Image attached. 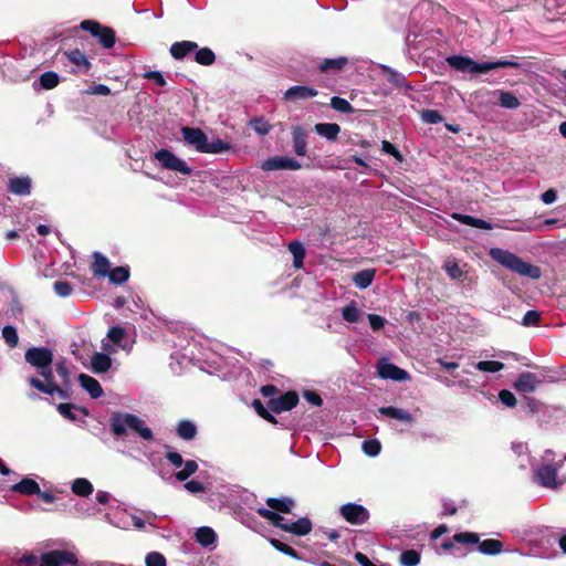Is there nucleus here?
Instances as JSON below:
<instances>
[{
	"mask_svg": "<svg viewBox=\"0 0 566 566\" xmlns=\"http://www.w3.org/2000/svg\"><path fill=\"white\" fill-rule=\"evenodd\" d=\"M266 504L272 509L274 512H282V513H289L294 505V501L291 497H269L266 500Z\"/></svg>",
	"mask_w": 566,
	"mask_h": 566,
	"instance_id": "37",
	"label": "nucleus"
},
{
	"mask_svg": "<svg viewBox=\"0 0 566 566\" xmlns=\"http://www.w3.org/2000/svg\"><path fill=\"white\" fill-rule=\"evenodd\" d=\"M555 452L553 450H545L542 455L541 463L532 464L533 480L536 484L547 489H557L566 480L559 479L557 471L563 468L566 462V454L559 462H554Z\"/></svg>",
	"mask_w": 566,
	"mask_h": 566,
	"instance_id": "2",
	"label": "nucleus"
},
{
	"mask_svg": "<svg viewBox=\"0 0 566 566\" xmlns=\"http://www.w3.org/2000/svg\"><path fill=\"white\" fill-rule=\"evenodd\" d=\"M195 51H196L195 61L198 64L203 65V66H209L214 63L216 54L213 53V51L211 49H209V48L199 49L198 48Z\"/></svg>",
	"mask_w": 566,
	"mask_h": 566,
	"instance_id": "39",
	"label": "nucleus"
},
{
	"mask_svg": "<svg viewBox=\"0 0 566 566\" xmlns=\"http://www.w3.org/2000/svg\"><path fill=\"white\" fill-rule=\"evenodd\" d=\"M103 353H94L91 357V369L94 374L106 373L112 367V358L108 353H113L114 348L108 344L102 343Z\"/></svg>",
	"mask_w": 566,
	"mask_h": 566,
	"instance_id": "12",
	"label": "nucleus"
},
{
	"mask_svg": "<svg viewBox=\"0 0 566 566\" xmlns=\"http://www.w3.org/2000/svg\"><path fill=\"white\" fill-rule=\"evenodd\" d=\"M377 374L381 379H390L400 382L410 380V375L407 370L396 366L386 358H381L378 361Z\"/></svg>",
	"mask_w": 566,
	"mask_h": 566,
	"instance_id": "9",
	"label": "nucleus"
},
{
	"mask_svg": "<svg viewBox=\"0 0 566 566\" xmlns=\"http://www.w3.org/2000/svg\"><path fill=\"white\" fill-rule=\"evenodd\" d=\"M55 370L62 379V384L65 387L70 385V373L64 360H60L55 364Z\"/></svg>",
	"mask_w": 566,
	"mask_h": 566,
	"instance_id": "59",
	"label": "nucleus"
},
{
	"mask_svg": "<svg viewBox=\"0 0 566 566\" xmlns=\"http://www.w3.org/2000/svg\"><path fill=\"white\" fill-rule=\"evenodd\" d=\"M381 70H382V74L386 76L387 81L389 83H391L394 86L405 87L406 90L412 88L411 85L407 83L406 76L402 73H400L389 66H386V65H382Z\"/></svg>",
	"mask_w": 566,
	"mask_h": 566,
	"instance_id": "28",
	"label": "nucleus"
},
{
	"mask_svg": "<svg viewBox=\"0 0 566 566\" xmlns=\"http://www.w3.org/2000/svg\"><path fill=\"white\" fill-rule=\"evenodd\" d=\"M378 413L381 416L388 417V418L397 419L402 422H407V423L413 422L412 415L409 411L403 410L401 408H397V407H392V406L380 407L378 409Z\"/></svg>",
	"mask_w": 566,
	"mask_h": 566,
	"instance_id": "25",
	"label": "nucleus"
},
{
	"mask_svg": "<svg viewBox=\"0 0 566 566\" xmlns=\"http://www.w3.org/2000/svg\"><path fill=\"white\" fill-rule=\"evenodd\" d=\"M381 150L385 153V154H388V155H391L397 161L401 163L403 161V156L402 154L398 150V148L392 145L390 142L388 140H382L381 143Z\"/></svg>",
	"mask_w": 566,
	"mask_h": 566,
	"instance_id": "57",
	"label": "nucleus"
},
{
	"mask_svg": "<svg viewBox=\"0 0 566 566\" xmlns=\"http://www.w3.org/2000/svg\"><path fill=\"white\" fill-rule=\"evenodd\" d=\"M361 449L368 457H376L381 451V444L376 439L365 440L361 444Z\"/></svg>",
	"mask_w": 566,
	"mask_h": 566,
	"instance_id": "50",
	"label": "nucleus"
},
{
	"mask_svg": "<svg viewBox=\"0 0 566 566\" xmlns=\"http://www.w3.org/2000/svg\"><path fill=\"white\" fill-rule=\"evenodd\" d=\"M73 408L74 407L71 403H60L57 406L59 412L70 421L76 420V415L74 413Z\"/></svg>",
	"mask_w": 566,
	"mask_h": 566,
	"instance_id": "61",
	"label": "nucleus"
},
{
	"mask_svg": "<svg viewBox=\"0 0 566 566\" xmlns=\"http://www.w3.org/2000/svg\"><path fill=\"white\" fill-rule=\"evenodd\" d=\"M270 543L279 552H281V553L285 554V555H289V556H291V557H293L295 559L300 558L297 552L293 547L289 546L287 544L281 542V541H279L276 538H271Z\"/></svg>",
	"mask_w": 566,
	"mask_h": 566,
	"instance_id": "51",
	"label": "nucleus"
},
{
	"mask_svg": "<svg viewBox=\"0 0 566 566\" xmlns=\"http://www.w3.org/2000/svg\"><path fill=\"white\" fill-rule=\"evenodd\" d=\"M375 274H376V271L374 269H366V270L356 272L353 276V282L358 289L365 290L373 284Z\"/></svg>",
	"mask_w": 566,
	"mask_h": 566,
	"instance_id": "32",
	"label": "nucleus"
},
{
	"mask_svg": "<svg viewBox=\"0 0 566 566\" xmlns=\"http://www.w3.org/2000/svg\"><path fill=\"white\" fill-rule=\"evenodd\" d=\"M25 361L34 367L38 374L43 377V381L36 377H30L28 382L40 392L53 396L57 395L61 399H67V390L60 387L53 375V353L46 347H31L24 354Z\"/></svg>",
	"mask_w": 566,
	"mask_h": 566,
	"instance_id": "1",
	"label": "nucleus"
},
{
	"mask_svg": "<svg viewBox=\"0 0 566 566\" xmlns=\"http://www.w3.org/2000/svg\"><path fill=\"white\" fill-rule=\"evenodd\" d=\"M314 129L328 142H335L340 133V126L336 123H318L315 125Z\"/></svg>",
	"mask_w": 566,
	"mask_h": 566,
	"instance_id": "26",
	"label": "nucleus"
},
{
	"mask_svg": "<svg viewBox=\"0 0 566 566\" xmlns=\"http://www.w3.org/2000/svg\"><path fill=\"white\" fill-rule=\"evenodd\" d=\"M450 217L453 220H457L461 222L462 224H467L473 228L483 229V230H491L493 229V224L489 221H485L483 219H479L469 214H463L460 212H452Z\"/></svg>",
	"mask_w": 566,
	"mask_h": 566,
	"instance_id": "20",
	"label": "nucleus"
},
{
	"mask_svg": "<svg viewBox=\"0 0 566 566\" xmlns=\"http://www.w3.org/2000/svg\"><path fill=\"white\" fill-rule=\"evenodd\" d=\"M146 566H167L166 558L158 552H150L145 558Z\"/></svg>",
	"mask_w": 566,
	"mask_h": 566,
	"instance_id": "55",
	"label": "nucleus"
},
{
	"mask_svg": "<svg viewBox=\"0 0 566 566\" xmlns=\"http://www.w3.org/2000/svg\"><path fill=\"white\" fill-rule=\"evenodd\" d=\"M539 321V313L537 311L531 310L525 313L522 319V324L524 326H535Z\"/></svg>",
	"mask_w": 566,
	"mask_h": 566,
	"instance_id": "62",
	"label": "nucleus"
},
{
	"mask_svg": "<svg viewBox=\"0 0 566 566\" xmlns=\"http://www.w3.org/2000/svg\"><path fill=\"white\" fill-rule=\"evenodd\" d=\"M312 531V522L307 517H300L295 522H289L286 532L297 536L307 535Z\"/></svg>",
	"mask_w": 566,
	"mask_h": 566,
	"instance_id": "31",
	"label": "nucleus"
},
{
	"mask_svg": "<svg viewBox=\"0 0 566 566\" xmlns=\"http://www.w3.org/2000/svg\"><path fill=\"white\" fill-rule=\"evenodd\" d=\"M125 337V329L120 326H112L107 332V338L113 342L115 345L119 346L123 349H128V347L122 344L123 338Z\"/></svg>",
	"mask_w": 566,
	"mask_h": 566,
	"instance_id": "46",
	"label": "nucleus"
},
{
	"mask_svg": "<svg viewBox=\"0 0 566 566\" xmlns=\"http://www.w3.org/2000/svg\"><path fill=\"white\" fill-rule=\"evenodd\" d=\"M181 134L188 145L193 146L199 153L203 151L208 137L200 128L182 127Z\"/></svg>",
	"mask_w": 566,
	"mask_h": 566,
	"instance_id": "14",
	"label": "nucleus"
},
{
	"mask_svg": "<svg viewBox=\"0 0 566 566\" xmlns=\"http://www.w3.org/2000/svg\"><path fill=\"white\" fill-rule=\"evenodd\" d=\"M13 493L31 496L40 493V485L31 478H23L20 482L10 488Z\"/></svg>",
	"mask_w": 566,
	"mask_h": 566,
	"instance_id": "19",
	"label": "nucleus"
},
{
	"mask_svg": "<svg viewBox=\"0 0 566 566\" xmlns=\"http://www.w3.org/2000/svg\"><path fill=\"white\" fill-rule=\"evenodd\" d=\"M503 545L497 539H485L479 543L478 551L484 555H497L502 552Z\"/></svg>",
	"mask_w": 566,
	"mask_h": 566,
	"instance_id": "38",
	"label": "nucleus"
},
{
	"mask_svg": "<svg viewBox=\"0 0 566 566\" xmlns=\"http://www.w3.org/2000/svg\"><path fill=\"white\" fill-rule=\"evenodd\" d=\"M198 470V463L195 460H187L184 462L182 468L176 472L175 474L160 470L159 475L165 481H171L172 478L176 480L184 482L188 478H190Z\"/></svg>",
	"mask_w": 566,
	"mask_h": 566,
	"instance_id": "16",
	"label": "nucleus"
},
{
	"mask_svg": "<svg viewBox=\"0 0 566 566\" xmlns=\"http://www.w3.org/2000/svg\"><path fill=\"white\" fill-rule=\"evenodd\" d=\"M69 61L76 65L82 71H88L91 63L88 62L86 55L78 49L71 50L65 52Z\"/></svg>",
	"mask_w": 566,
	"mask_h": 566,
	"instance_id": "36",
	"label": "nucleus"
},
{
	"mask_svg": "<svg viewBox=\"0 0 566 566\" xmlns=\"http://www.w3.org/2000/svg\"><path fill=\"white\" fill-rule=\"evenodd\" d=\"M298 402V396L294 391H287L277 398H272L269 401V408L275 412L281 413L283 411L291 410Z\"/></svg>",
	"mask_w": 566,
	"mask_h": 566,
	"instance_id": "13",
	"label": "nucleus"
},
{
	"mask_svg": "<svg viewBox=\"0 0 566 566\" xmlns=\"http://www.w3.org/2000/svg\"><path fill=\"white\" fill-rule=\"evenodd\" d=\"M367 318L374 332L380 331L386 324V318L377 314H368Z\"/></svg>",
	"mask_w": 566,
	"mask_h": 566,
	"instance_id": "60",
	"label": "nucleus"
},
{
	"mask_svg": "<svg viewBox=\"0 0 566 566\" xmlns=\"http://www.w3.org/2000/svg\"><path fill=\"white\" fill-rule=\"evenodd\" d=\"M344 520L353 525H363L369 520L368 510L361 504L346 503L339 509Z\"/></svg>",
	"mask_w": 566,
	"mask_h": 566,
	"instance_id": "8",
	"label": "nucleus"
},
{
	"mask_svg": "<svg viewBox=\"0 0 566 566\" xmlns=\"http://www.w3.org/2000/svg\"><path fill=\"white\" fill-rule=\"evenodd\" d=\"M331 106L335 111L340 112L343 114H353L354 113V107L352 106V104L347 99L339 97V96L332 97Z\"/></svg>",
	"mask_w": 566,
	"mask_h": 566,
	"instance_id": "48",
	"label": "nucleus"
},
{
	"mask_svg": "<svg viewBox=\"0 0 566 566\" xmlns=\"http://www.w3.org/2000/svg\"><path fill=\"white\" fill-rule=\"evenodd\" d=\"M176 431L180 439L189 441L196 437L197 427L190 420H181L179 421Z\"/></svg>",
	"mask_w": 566,
	"mask_h": 566,
	"instance_id": "35",
	"label": "nucleus"
},
{
	"mask_svg": "<svg viewBox=\"0 0 566 566\" xmlns=\"http://www.w3.org/2000/svg\"><path fill=\"white\" fill-rule=\"evenodd\" d=\"M489 254L495 262L511 270L512 272L517 273L518 275L534 280L541 277V269L538 266L523 261L513 252L501 248H492Z\"/></svg>",
	"mask_w": 566,
	"mask_h": 566,
	"instance_id": "5",
	"label": "nucleus"
},
{
	"mask_svg": "<svg viewBox=\"0 0 566 566\" xmlns=\"http://www.w3.org/2000/svg\"><path fill=\"white\" fill-rule=\"evenodd\" d=\"M78 382L83 389H85L93 399H97L103 395L101 384L90 375L80 374Z\"/></svg>",
	"mask_w": 566,
	"mask_h": 566,
	"instance_id": "21",
	"label": "nucleus"
},
{
	"mask_svg": "<svg viewBox=\"0 0 566 566\" xmlns=\"http://www.w3.org/2000/svg\"><path fill=\"white\" fill-rule=\"evenodd\" d=\"M525 405H526L527 411L531 415H536V413H539V412H545L548 409L547 406H545L544 403L539 402L538 400H536L533 397H526L525 398Z\"/></svg>",
	"mask_w": 566,
	"mask_h": 566,
	"instance_id": "53",
	"label": "nucleus"
},
{
	"mask_svg": "<svg viewBox=\"0 0 566 566\" xmlns=\"http://www.w3.org/2000/svg\"><path fill=\"white\" fill-rule=\"evenodd\" d=\"M71 491L77 496L87 497L93 493L94 486L87 479L77 478L71 483Z\"/></svg>",
	"mask_w": 566,
	"mask_h": 566,
	"instance_id": "30",
	"label": "nucleus"
},
{
	"mask_svg": "<svg viewBox=\"0 0 566 566\" xmlns=\"http://www.w3.org/2000/svg\"><path fill=\"white\" fill-rule=\"evenodd\" d=\"M2 337L10 347H15L19 340L17 329L11 325L2 328Z\"/></svg>",
	"mask_w": 566,
	"mask_h": 566,
	"instance_id": "52",
	"label": "nucleus"
},
{
	"mask_svg": "<svg viewBox=\"0 0 566 566\" xmlns=\"http://www.w3.org/2000/svg\"><path fill=\"white\" fill-rule=\"evenodd\" d=\"M289 251L293 255V265L295 269H301L303 266V260L305 258L306 251L302 242L300 241H291L287 245Z\"/></svg>",
	"mask_w": 566,
	"mask_h": 566,
	"instance_id": "33",
	"label": "nucleus"
},
{
	"mask_svg": "<svg viewBox=\"0 0 566 566\" xmlns=\"http://www.w3.org/2000/svg\"><path fill=\"white\" fill-rule=\"evenodd\" d=\"M253 129L260 135H266L270 132V125L262 118H254L251 122Z\"/></svg>",
	"mask_w": 566,
	"mask_h": 566,
	"instance_id": "64",
	"label": "nucleus"
},
{
	"mask_svg": "<svg viewBox=\"0 0 566 566\" xmlns=\"http://www.w3.org/2000/svg\"><path fill=\"white\" fill-rule=\"evenodd\" d=\"M317 95V91L314 87L305 86V85H294L291 86L284 93L285 101H295V99H308L315 97Z\"/></svg>",
	"mask_w": 566,
	"mask_h": 566,
	"instance_id": "18",
	"label": "nucleus"
},
{
	"mask_svg": "<svg viewBox=\"0 0 566 566\" xmlns=\"http://www.w3.org/2000/svg\"><path fill=\"white\" fill-rule=\"evenodd\" d=\"M53 290L60 297H67L72 294L73 286L67 281H55L53 283Z\"/></svg>",
	"mask_w": 566,
	"mask_h": 566,
	"instance_id": "54",
	"label": "nucleus"
},
{
	"mask_svg": "<svg viewBox=\"0 0 566 566\" xmlns=\"http://www.w3.org/2000/svg\"><path fill=\"white\" fill-rule=\"evenodd\" d=\"M60 82L59 75L53 71H48L41 74L39 78L40 86L44 90L54 88Z\"/></svg>",
	"mask_w": 566,
	"mask_h": 566,
	"instance_id": "45",
	"label": "nucleus"
},
{
	"mask_svg": "<svg viewBox=\"0 0 566 566\" xmlns=\"http://www.w3.org/2000/svg\"><path fill=\"white\" fill-rule=\"evenodd\" d=\"M541 380L537 376L530 371L522 373L514 382V387L520 392H533Z\"/></svg>",
	"mask_w": 566,
	"mask_h": 566,
	"instance_id": "17",
	"label": "nucleus"
},
{
	"mask_svg": "<svg viewBox=\"0 0 566 566\" xmlns=\"http://www.w3.org/2000/svg\"><path fill=\"white\" fill-rule=\"evenodd\" d=\"M93 258H94V262L92 264V272H93L94 276H98V277L107 276V274L109 272V268H111L108 259L99 252H94Z\"/></svg>",
	"mask_w": 566,
	"mask_h": 566,
	"instance_id": "29",
	"label": "nucleus"
},
{
	"mask_svg": "<svg viewBox=\"0 0 566 566\" xmlns=\"http://www.w3.org/2000/svg\"><path fill=\"white\" fill-rule=\"evenodd\" d=\"M261 168L264 171H273V170H298L302 168V165L294 158L286 156H273L265 159Z\"/></svg>",
	"mask_w": 566,
	"mask_h": 566,
	"instance_id": "10",
	"label": "nucleus"
},
{
	"mask_svg": "<svg viewBox=\"0 0 566 566\" xmlns=\"http://www.w3.org/2000/svg\"><path fill=\"white\" fill-rule=\"evenodd\" d=\"M109 427L112 433L117 437H124L128 430L137 433L146 441L154 440L153 431L145 422L137 416L128 412H117L111 417Z\"/></svg>",
	"mask_w": 566,
	"mask_h": 566,
	"instance_id": "4",
	"label": "nucleus"
},
{
	"mask_svg": "<svg viewBox=\"0 0 566 566\" xmlns=\"http://www.w3.org/2000/svg\"><path fill=\"white\" fill-rule=\"evenodd\" d=\"M399 562L402 566H417L420 562V554L415 549L403 551Z\"/></svg>",
	"mask_w": 566,
	"mask_h": 566,
	"instance_id": "47",
	"label": "nucleus"
},
{
	"mask_svg": "<svg viewBox=\"0 0 566 566\" xmlns=\"http://www.w3.org/2000/svg\"><path fill=\"white\" fill-rule=\"evenodd\" d=\"M499 93V104L507 109H516L520 107L521 103L518 98L511 92L506 91H497Z\"/></svg>",
	"mask_w": 566,
	"mask_h": 566,
	"instance_id": "40",
	"label": "nucleus"
},
{
	"mask_svg": "<svg viewBox=\"0 0 566 566\" xmlns=\"http://www.w3.org/2000/svg\"><path fill=\"white\" fill-rule=\"evenodd\" d=\"M421 119L428 124H439L443 120V116L436 109H424L421 113Z\"/></svg>",
	"mask_w": 566,
	"mask_h": 566,
	"instance_id": "56",
	"label": "nucleus"
},
{
	"mask_svg": "<svg viewBox=\"0 0 566 566\" xmlns=\"http://www.w3.org/2000/svg\"><path fill=\"white\" fill-rule=\"evenodd\" d=\"M154 158L167 170L176 171L185 176H189L192 172L191 167L188 166L184 159L177 157L168 149L157 150L154 154Z\"/></svg>",
	"mask_w": 566,
	"mask_h": 566,
	"instance_id": "6",
	"label": "nucleus"
},
{
	"mask_svg": "<svg viewBox=\"0 0 566 566\" xmlns=\"http://www.w3.org/2000/svg\"><path fill=\"white\" fill-rule=\"evenodd\" d=\"M80 27L82 30L88 31L93 36H97V32L101 31V24L93 20H84Z\"/></svg>",
	"mask_w": 566,
	"mask_h": 566,
	"instance_id": "63",
	"label": "nucleus"
},
{
	"mask_svg": "<svg viewBox=\"0 0 566 566\" xmlns=\"http://www.w3.org/2000/svg\"><path fill=\"white\" fill-rule=\"evenodd\" d=\"M256 512L260 516L268 520L273 526L286 532V527H289V521L282 515L265 507H260L256 510Z\"/></svg>",
	"mask_w": 566,
	"mask_h": 566,
	"instance_id": "27",
	"label": "nucleus"
},
{
	"mask_svg": "<svg viewBox=\"0 0 566 566\" xmlns=\"http://www.w3.org/2000/svg\"><path fill=\"white\" fill-rule=\"evenodd\" d=\"M364 312L357 306L356 302H350L342 308V317L348 323H358Z\"/></svg>",
	"mask_w": 566,
	"mask_h": 566,
	"instance_id": "34",
	"label": "nucleus"
},
{
	"mask_svg": "<svg viewBox=\"0 0 566 566\" xmlns=\"http://www.w3.org/2000/svg\"><path fill=\"white\" fill-rule=\"evenodd\" d=\"M8 190L17 196H28L31 192V179L29 177H14L9 180Z\"/></svg>",
	"mask_w": 566,
	"mask_h": 566,
	"instance_id": "22",
	"label": "nucleus"
},
{
	"mask_svg": "<svg viewBox=\"0 0 566 566\" xmlns=\"http://www.w3.org/2000/svg\"><path fill=\"white\" fill-rule=\"evenodd\" d=\"M505 365L497 360H481L474 364V368L482 373H497L503 370Z\"/></svg>",
	"mask_w": 566,
	"mask_h": 566,
	"instance_id": "43",
	"label": "nucleus"
},
{
	"mask_svg": "<svg viewBox=\"0 0 566 566\" xmlns=\"http://www.w3.org/2000/svg\"><path fill=\"white\" fill-rule=\"evenodd\" d=\"M197 49L198 44L193 41H179L171 44L169 52L175 60H182Z\"/></svg>",
	"mask_w": 566,
	"mask_h": 566,
	"instance_id": "23",
	"label": "nucleus"
},
{
	"mask_svg": "<svg viewBox=\"0 0 566 566\" xmlns=\"http://www.w3.org/2000/svg\"><path fill=\"white\" fill-rule=\"evenodd\" d=\"M347 62L348 60L344 56L336 59H325L319 64V70L322 72L340 71L347 64Z\"/></svg>",
	"mask_w": 566,
	"mask_h": 566,
	"instance_id": "42",
	"label": "nucleus"
},
{
	"mask_svg": "<svg viewBox=\"0 0 566 566\" xmlns=\"http://www.w3.org/2000/svg\"><path fill=\"white\" fill-rule=\"evenodd\" d=\"M107 276L112 283L123 284L129 277V270L125 266H117L113 270H109Z\"/></svg>",
	"mask_w": 566,
	"mask_h": 566,
	"instance_id": "44",
	"label": "nucleus"
},
{
	"mask_svg": "<svg viewBox=\"0 0 566 566\" xmlns=\"http://www.w3.org/2000/svg\"><path fill=\"white\" fill-rule=\"evenodd\" d=\"M195 539L205 548H213L217 542V534L211 527L201 526L196 531Z\"/></svg>",
	"mask_w": 566,
	"mask_h": 566,
	"instance_id": "24",
	"label": "nucleus"
},
{
	"mask_svg": "<svg viewBox=\"0 0 566 566\" xmlns=\"http://www.w3.org/2000/svg\"><path fill=\"white\" fill-rule=\"evenodd\" d=\"M80 566L77 556L70 551H51L42 554L39 566Z\"/></svg>",
	"mask_w": 566,
	"mask_h": 566,
	"instance_id": "7",
	"label": "nucleus"
},
{
	"mask_svg": "<svg viewBox=\"0 0 566 566\" xmlns=\"http://www.w3.org/2000/svg\"><path fill=\"white\" fill-rule=\"evenodd\" d=\"M96 38L105 49H112L116 40L114 30L103 25H101V31L97 32Z\"/></svg>",
	"mask_w": 566,
	"mask_h": 566,
	"instance_id": "41",
	"label": "nucleus"
},
{
	"mask_svg": "<svg viewBox=\"0 0 566 566\" xmlns=\"http://www.w3.org/2000/svg\"><path fill=\"white\" fill-rule=\"evenodd\" d=\"M291 135L293 151L297 156H305L307 154L308 130L305 129L303 126L296 125L292 127Z\"/></svg>",
	"mask_w": 566,
	"mask_h": 566,
	"instance_id": "15",
	"label": "nucleus"
},
{
	"mask_svg": "<svg viewBox=\"0 0 566 566\" xmlns=\"http://www.w3.org/2000/svg\"><path fill=\"white\" fill-rule=\"evenodd\" d=\"M229 149V145L221 139H214L212 142H207L205 149L202 153L206 154H221Z\"/></svg>",
	"mask_w": 566,
	"mask_h": 566,
	"instance_id": "49",
	"label": "nucleus"
},
{
	"mask_svg": "<svg viewBox=\"0 0 566 566\" xmlns=\"http://www.w3.org/2000/svg\"><path fill=\"white\" fill-rule=\"evenodd\" d=\"M499 400L507 408H513L516 405V398L514 394L507 389L500 390Z\"/></svg>",
	"mask_w": 566,
	"mask_h": 566,
	"instance_id": "58",
	"label": "nucleus"
},
{
	"mask_svg": "<svg viewBox=\"0 0 566 566\" xmlns=\"http://www.w3.org/2000/svg\"><path fill=\"white\" fill-rule=\"evenodd\" d=\"M480 536L473 532H462L453 535V542H444L442 547L447 551L452 549V554L455 557L465 556L467 552L461 551L455 544H479Z\"/></svg>",
	"mask_w": 566,
	"mask_h": 566,
	"instance_id": "11",
	"label": "nucleus"
},
{
	"mask_svg": "<svg viewBox=\"0 0 566 566\" xmlns=\"http://www.w3.org/2000/svg\"><path fill=\"white\" fill-rule=\"evenodd\" d=\"M448 65L462 73L483 74L500 67H520L515 60H497L492 62H475L470 56L450 55L446 59Z\"/></svg>",
	"mask_w": 566,
	"mask_h": 566,
	"instance_id": "3",
	"label": "nucleus"
}]
</instances>
